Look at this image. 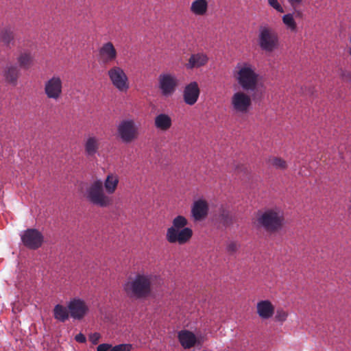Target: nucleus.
I'll use <instances>...</instances> for the list:
<instances>
[{
  "instance_id": "nucleus-1",
  "label": "nucleus",
  "mask_w": 351,
  "mask_h": 351,
  "mask_svg": "<svg viewBox=\"0 0 351 351\" xmlns=\"http://www.w3.org/2000/svg\"><path fill=\"white\" fill-rule=\"evenodd\" d=\"M152 276L137 274L134 278H130L125 282L123 289L127 296L131 299H145L152 293Z\"/></svg>"
},
{
  "instance_id": "nucleus-2",
  "label": "nucleus",
  "mask_w": 351,
  "mask_h": 351,
  "mask_svg": "<svg viewBox=\"0 0 351 351\" xmlns=\"http://www.w3.org/2000/svg\"><path fill=\"white\" fill-rule=\"evenodd\" d=\"M233 76L239 85L245 91L254 92L258 86L259 75L255 66L248 62H238Z\"/></svg>"
},
{
  "instance_id": "nucleus-3",
  "label": "nucleus",
  "mask_w": 351,
  "mask_h": 351,
  "mask_svg": "<svg viewBox=\"0 0 351 351\" xmlns=\"http://www.w3.org/2000/svg\"><path fill=\"white\" fill-rule=\"evenodd\" d=\"M188 220L182 215L176 217L172 226L167 230L166 239L170 243L184 245L188 243L193 236L191 228L186 227Z\"/></svg>"
},
{
  "instance_id": "nucleus-4",
  "label": "nucleus",
  "mask_w": 351,
  "mask_h": 351,
  "mask_svg": "<svg viewBox=\"0 0 351 351\" xmlns=\"http://www.w3.org/2000/svg\"><path fill=\"white\" fill-rule=\"evenodd\" d=\"M255 223L257 228L274 234L281 230L285 223V217L280 210L270 208L258 213Z\"/></svg>"
},
{
  "instance_id": "nucleus-5",
  "label": "nucleus",
  "mask_w": 351,
  "mask_h": 351,
  "mask_svg": "<svg viewBox=\"0 0 351 351\" xmlns=\"http://www.w3.org/2000/svg\"><path fill=\"white\" fill-rule=\"evenodd\" d=\"M84 196L90 204L100 208L109 207L112 204V198L105 193L101 180L90 183L86 189Z\"/></svg>"
},
{
  "instance_id": "nucleus-6",
  "label": "nucleus",
  "mask_w": 351,
  "mask_h": 351,
  "mask_svg": "<svg viewBox=\"0 0 351 351\" xmlns=\"http://www.w3.org/2000/svg\"><path fill=\"white\" fill-rule=\"evenodd\" d=\"M258 43L266 53H271L280 47V38L275 29L268 25H261L258 29Z\"/></svg>"
},
{
  "instance_id": "nucleus-7",
  "label": "nucleus",
  "mask_w": 351,
  "mask_h": 351,
  "mask_svg": "<svg viewBox=\"0 0 351 351\" xmlns=\"http://www.w3.org/2000/svg\"><path fill=\"white\" fill-rule=\"evenodd\" d=\"M107 75L113 87L121 93H126L130 88L129 77L125 70L118 65L111 66Z\"/></svg>"
},
{
  "instance_id": "nucleus-8",
  "label": "nucleus",
  "mask_w": 351,
  "mask_h": 351,
  "mask_svg": "<svg viewBox=\"0 0 351 351\" xmlns=\"http://www.w3.org/2000/svg\"><path fill=\"white\" fill-rule=\"evenodd\" d=\"M117 134L124 143H130L139 136L138 127L132 119L121 121L117 126Z\"/></svg>"
},
{
  "instance_id": "nucleus-9",
  "label": "nucleus",
  "mask_w": 351,
  "mask_h": 351,
  "mask_svg": "<svg viewBox=\"0 0 351 351\" xmlns=\"http://www.w3.org/2000/svg\"><path fill=\"white\" fill-rule=\"evenodd\" d=\"M232 110L237 114H247L252 107L251 97L243 91L235 92L230 99Z\"/></svg>"
},
{
  "instance_id": "nucleus-10",
  "label": "nucleus",
  "mask_w": 351,
  "mask_h": 351,
  "mask_svg": "<svg viewBox=\"0 0 351 351\" xmlns=\"http://www.w3.org/2000/svg\"><path fill=\"white\" fill-rule=\"evenodd\" d=\"M62 90L63 81L58 75H53L45 82L44 92L48 99L58 100L62 95Z\"/></svg>"
},
{
  "instance_id": "nucleus-11",
  "label": "nucleus",
  "mask_w": 351,
  "mask_h": 351,
  "mask_svg": "<svg viewBox=\"0 0 351 351\" xmlns=\"http://www.w3.org/2000/svg\"><path fill=\"white\" fill-rule=\"evenodd\" d=\"M158 88L162 96H171L178 86V80L175 75L164 73L159 75L158 78Z\"/></svg>"
},
{
  "instance_id": "nucleus-12",
  "label": "nucleus",
  "mask_w": 351,
  "mask_h": 351,
  "mask_svg": "<svg viewBox=\"0 0 351 351\" xmlns=\"http://www.w3.org/2000/svg\"><path fill=\"white\" fill-rule=\"evenodd\" d=\"M21 240L25 246L31 250L39 248L43 242V236L36 229L29 228L21 235Z\"/></svg>"
},
{
  "instance_id": "nucleus-13",
  "label": "nucleus",
  "mask_w": 351,
  "mask_h": 351,
  "mask_svg": "<svg viewBox=\"0 0 351 351\" xmlns=\"http://www.w3.org/2000/svg\"><path fill=\"white\" fill-rule=\"evenodd\" d=\"M98 56L99 61L106 65L116 60L117 51L111 42H107L99 49Z\"/></svg>"
},
{
  "instance_id": "nucleus-14",
  "label": "nucleus",
  "mask_w": 351,
  "mask_h": 351,
  "mask_svg": "<svg viewBox=\"0 0 351 351\" xmlns=\"http://www.w3.org/2000/svg\"><path fill=\"white\" fill-rule=\"evenodd\" d=\"M70 315L75 319H82L88 311V307L81 299L74 298L68 304Z\"/></svg>"
},
{
  "instance_id": "nucleus-15",
  "label": "nucleus",
  "mask_w": 351,
  "mask_h": 351,
  "mask_svg": "<svg viewBox=\"0 0 351 351\" xmlns=\"http://www.w3.org/2000/svg\"><path fill=\"white\" fill-rule=\"evenodd\" d=\"M200 90L196 82H192L187 84L183 91L184 101L189 105H194L199 96Z\"/></svg>"
},
{
  "instance_id": "nucleus-16",
  "label": "nucleus",
  "mask_w": 351,
  "mask_h": 351,
  "mask_svg": "<svg viewBox=\"0 0 351 351\" xmlns=\"http://www.w3.org/2000/svg\"><path fill=\"white\" fill-rule=\"evenodd\" d=\"M208 205L206 201L198 199L195 201L191 207V215L195 221H201L208 215Z\"/></svg>"
},
{
  "instance_id": "nucleus-17",
  "label": "nucleus",
  "mask_w": 351,
  "mask_h": 351,
  "mask_svg": "<svg viewBox=\"0 0 351 351\" xmlns=\"http://www.w3.org/2000/svg\"><path fill=\"white\" fill-rule=\"evenodd\" d=\"M208 60L209 58L205 53L198 52L193 53L189 57L185 66L187 69H198L206 65Z\"/></svg>"
},
{
  "instance_id": "nucleus-18",
  "label": "nucleus",
  "mask_w": 351,
  "mask_h": 351,
  "mask_svg": "<svg viewBox=\"0 0 351 351\" xmlns=\"http://www.w3.org/2000/svg\"><path fill=\"white\" fill-rule=\"evenodd\" d=\"M178 339L184 349H190L197 343L195 335L188 330H182L178 333Z\"/></svg>"
},
{
  "instance_id": "nucleus-19",
  "label": "nucleus",
  "mask_w": 351,
  "mask_h": 351,
  "mask_svg": "<svg viewBox=\"0 0 351 351\" xmlns=\"http://www.w3.org/2000/svg\"><path fill=\"white\" fill-rule=\"evenodd\" d=\"M274 306L269 300H261L256 304V313L263 319L271 318L274 315Z\"/></svg>"
},
{
  "instance_id": "nucleus-20",
  "label": "nucleus",
  "mask_w": 351,
  "mask_h": 351,
  "mask_svg": "<svg viewBox=\"0 0 351 351\" xmlns=\"http://www.w3.org/2000/svg\"><path fill=\"white\" fill-rule=\"evenodd\" d=\"M100 141L99 138L89 135L84 143V151L87 156H94L99 149Z\"/></svg>"
},
{
  "instance_id": "nucleus-21",
  "label": "nucleus",
  "mask_w": 351,
  "mask_h": 351,
  "mask_svg": "<svg viewBox=\"0 0 351 351\" xmlns=\"http://www.w3.org/2000/svg\"><path fill=\"white\" fill-rule=\"evenodd\" d=\"M19 75V69L16 65L8 64L4 69L3 76L5 80L12 85L16 84Z\"/></svg>"
},
{
  "instance_id": "nucleus-22",
  "label": "nucleus",
  "mask_w": 351,
  "mask_h": 351,
  "mask_svg": "<svg viewBox=\"0 0 351 351\" xmlns=\"http://www.w3.org/2000/svg\"><path fill=\"white\" fill-rule=\"evenodd\" d=\"M154 125L161 131H167L172 125L171 118L167 114H159L154 119Z\"/></svg>"
},
{
  "instance_id": "nucleus-23",
  "label": "nucleus",
  "mask_w": 351,
  "mask_h": 351,
  "mask_svg": "<svg viewBox=\"0 0 351 351\" xmlns=\"http://www.w3.org/2000/svg\"><path fill=\"white\" fill-rule=\"evenodd\" d=\"M191 12L197 16L204 15L208 10V1L206 0H195L190 8Z\"/></svg>"
},
{
  "instance_id": "nucleus-24",
  "label": "nucleus",
  "mask_w": 351,
  "mask_h": 351,
  "mask_svg": "<svg viewBox=\"0 0 351 351\" xmlns=\"http://www.w3.org/2000/svg\"><path fill=\"white\" fill-rule=\"evenodd\" d=\"M0 40L8 47L14 45V34L10 27H5L0 30Z\"/></svg>"
},
{
  "instance_id": "nucleus-25",
  "label": "nucleus",
  "mask_w": 351,
  "mask_h": 351,
  "mask_svg": "<svg viewBox=\"0 0 351 351\" xmlns=\"http://www.w3.org/2000/svg\"><path fill=\"white\" fill-rule=\"evenodd\" d=\"M106 191L108 194H112L116 191L118 184L119 178L117 176L110 173L107 176L104 182H103Z\"/></svg>"
},
{
  "instance_id": "nucleus-26",
  "label": "nucleus",
  "mask_w": 351,
  "mask_h": 351,
  "mask_svg": "<svg viewBox=\"0 0 351 351\" xmlns=\"http://www.w3.org/2000/svg\"><path fill=\"white\" fill-rule=\"evenodd\" d=\"M69 311L68 307L61 304H56L53 308L54 318L61 322H66L69 317Z\"/></svg>"
},
{
  "instance_id": "nucleus-27",
  "label": "nucleus",
  "mask_w": 351,
  "mask_h": 351,
  "mask_svg": "<svg viewBox=\"0 0 351 351\" xmlns=\"http://www.w3.org/2000/svg\"><path fill=\"white\" fill-rule=\"evenodd\" d=\"M19 66L25 69H29L32 64L33 56L32 53L28 51L21 53L17 58Z\"/></svg>"
},
{
  "instance_id": "nucleus-28",
  "label": "nucleus",
  "mask_w": 351,
  "mask_h": 351,
  "mask_svg": "<svg viewBox=\"0 0 351 351\" xmlns=\"http://www.w3.org/2000/svg\"><path fill=\"white\" fill-rule=\"evenodd\" d=\"M219 221L224 226H229L233 223L232 215L230 211L222 209L219 216Z\"/></svg>"
},
{
  "instance_id": "nucleus-29",
  "label": "nucleus",
  "mask_w": 351,
  "mask_h": 351,
  "mask_svg": "<svg viewBox=\"0 0 351 351\" xmlns=\"http://www.w3.org/2000/svg\"><path fill=\"white\" fill-rule=\"evenodd\" d=\"M282 22L291 31H295L297 28V24L295 21L293 14H287L282 16Z\"/></svg>"
},
{
  "instance_id": "nucleus-30",
  "label": "nucleus",
  "mask_w": 351,
  "mask_h": 351,
  "mask_svg": "<svg viewBox=\"0 0 351 351\" xmlns=\"http://www.w3.org/2000/svg\"><path fill=\"white\" fill-rule=\"evenodd\" d=\"M269 162L276 169H285L287 167L286 161L281 158L272 157L269 158Z\"/></svg>"
},
{
  "instance_id": "nucleus-31",
  "label": "nucleus",
  "mask_w": 351,
  "mask_h": 351,
  "mask_svg": "<svg viewBox=\"0 0 351 351\" xmlns=\"http://www.w3.org/2000/svg\"><path fill=\"white\" fill-rule=\"evenodd\" d=\"M132 348V344L122 343L115 346H112V348L110 350V351H131Z\"/></svg>"
},
{
  "instance_id": "nucleus-32",
  "label": "nucleus",
  "mask_w": 351,
  "mask_h": 351,
  "mask_svg": "<svg viewBox=\"0 0 351 351\" xmlns=\"http://www.w3.org/2000/svg\"><path fill=\"white\" fill-rule=\"evenodd\" d=\"M267 2L269 5L275 9L277 12L280 13L285 12L282 6L279 3L278 0H267Z\"/></svg>"
},
{
  "instance_id": "nucleus-33",
  "label": "nucleus",
  "mask_w": 351,
  "mask_h": 351,
  "mask_svg": "<svg viewBox=\"0 0 351 351\" xmlns=\"http://www.w3.org/2000/svg\"><path fill=\"white\" fill-rule=\"evenodd\" d=\"M287 316H288V313L286 311H285L282 309H278L276 311V315L275 316V319L278 322H283L287 319Z\"/></svg>"
},
{
  "instance_id": "nucleus-34",
  "label": "nucleus",
  "mask_w": 351,
  "mask_h": 351,
  "mask_svg": "<svg viewBox=\"0 0 351 351\" xmlns=\"http://www.w3.org/2000/svg\"><path fill=\"white\" fill-rule=\"evenodd\" d=\"M100 338H101V335L99 332H94L89 335V340L94 345H96L98 343Z\"/></svg>"
},
{
  "instance_id": "nucleus-35",
  "label": "nucleus",
  "mask_w": 351,
  "mask_h": 351,
  "mask_svg": "<svg viewBox=\"0 0 351 351\" xmlns=\"http://www.w3.org/2000/svg\"><path fill=\"white\" fill-rule=\"evenodd\" d=\"M237 248H238V245L236 242L232 241V242L229 243L227 245V251L230 254L234 253L237 250Z\"/></svg>"
},
{
  "instance_id": "nucleus-36",
  "label": "nucleus",
  "mask_w": 351,
  "mask_h": 351,
  "mask_svg": "<svg viewBox=\"0 0 351 351\" xmlns=\"http://www.w3.org/2000/svg\"><path fill=\"white\" fill-rule=\"evenodd\" d=\"M112 348V345L109 343L99 344L97 348V351H110Z\"/></svg>"
},
{
  "instance_id": "nucleus-37",
  "label": "nucleus",
  "mask_w": 351,
  "mask_h": 351,
  "mask_svg": "<svg viewBox=\"0 0 351 351\" xmlns=\"http://www.w3.org/2000/svg\"><path fill=\"white\" fill-rule=\"evenodd\" d=\"M75 339L79 343H85L86 341V338L82 333L77 334L75 337Z\"/></svg>"
},
{
  "instance_id": "nucleus-38",
  "label": "nucleus",
  "mask_w": 351,
  "mask_h": 351,
  "mask_svg": "<svg viewBox=\"0 0 351 351\" xmlns=\"http://www.w3.org/2000/svg\"><path fill=\"white\" fill-rule=\"evenodd\" d=\"M290 5L293 7H295L298 5L300 4L302 0H287Z\"/></svg>"
},
{
  "instance_id": "nucleus-39",
  "label": "nucleus",
  "mask_w": 351,
  "mask_h": 351,
  "mask_svg": "<svg viewBox=\"0 0 351 351\" xmlns=\"http://www.w3.org/2000/svg\"><path fill=\"white\" fill-rule=\"evenodd\" d=\"M350 79H351V73L350 74Z\"/></svg>"
}]
</instances>
